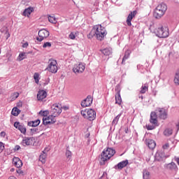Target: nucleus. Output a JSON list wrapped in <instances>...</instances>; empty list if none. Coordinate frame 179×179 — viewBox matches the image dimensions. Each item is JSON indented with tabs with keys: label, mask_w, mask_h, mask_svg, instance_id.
<instances>
[{
	"label": "nucleus",
	"mask_w": 179,
	"mask_h": 179,
	"mask_svg": "<svg viewBox=\"0 0 179 179\" xmlns=\"http://www.w3.org/2000/svg\"><path fill=\"white\" fill-rule=\"evenodd\" d=\"M106 36H107V31L106 30V28L101 24H98L93 27L92 29L87 35V38L90 39L93 38V37H96V40L101 41Z\"/></svg>",
	"instance_id": "1"
},
{
	"label": "nucleus",
	"mask_w": 179,
	"mask_h": 179,
	"mask_svg": "<svg viewBox=\"0 0 179 179\" xmlns=\"http://www.w3.org/2000/svg\"><path fill=\"white\" fill-rule=\"evenodd\" d=\"M115 155V150L113 148H108L106 150L104 149L99 156V163L101 166H104L108 160H110Z\"/></svg>",
	"instance_id": "2"
},
{
	"label": "nucleus",
	"mask_w": 179,
	"mask_h": 179,
	"mask_svg": "<svg viewBox=\"0 0 179 179\" xmlns=\"http://www.w3.org/2000/svg\"><path fill=\"white\" fill-rule=\"evenodd\" d=\"M81 115L84 118H87L89 121H94L96 120V111L93 109H85V110H81Z\"/></svg>",
	"instance_id": "3"
},
{
	"label": "nucleus",
	"mask_w": 179,
	"mask_h": 179,
	"mask_svg": "<svg viewBox=\"0 0 179 179\" xmlns=\"http://www.w3.org/2000/svg\"><path fill=\"white\" fill-rule=\"evenodd\" d=\"M150 122L152 125L147 124L146 128L148 131H152V129H155V128H156L155 125L157 124V114L156 113V112L151 113Z\"/></svg>",
	"instance_id": "4"
},
{
	"label": "nucleus",
	"mask_w": 179,
	"mask_h": 179,
	"mask_svg": "<svg viewBox=\"0 0 179 179\" xmlns=\"http://www.w3.org/2000/svg\"><path fill=\"white\" fill-rule=\"evenodd\" d=\"M48 64V66L45 69V71H48L52 73H57V72H58V66H57V60L54 59H50Z\"/></svg>",
	"instance_id": "5"
},
{
	"label": "nucleus",
	"mask_w": 179,
	"mask_h": 179,
	"mask_svg": "<svg viewBox=\"0 0 179 179\" xmlns=\"http://www.w3.org/2000/svg\"><path fill=\"white\" fill-rule=\"evenodd\" d=\"M157 33V37H159V38H166L169 34V27H167L166 25H162L158 28Z\"/></svg>",
	"instance_id": "6"
},
{
	"label": "nucleus",
	"mask_w": 179,
	"mask_h": 179,
	"mask_svg": "<svg viewBox=\"0 0 179 179\" xmlns=\"http://www.w3.org/2000/svg\"><path fill=\"white\" fill-rule=\"evenodd\" d=\"M167 10V5L164 3H162L157 6V17L158 19L163 17Z\"/></svg>",
	"instance_id": "7"
},
{
	"label": "nucleus",
	"mask_w": 179,
	"mask_h": 179,
	"mask_svg": "<svg viewBox=\"0 0 179 179\" xmlns=\"http://www.w3.org/2000/svg\"><path fill=\"white\" fill-rule=\"evenodd\" d=\"M51 114L58 117L62 113V106L60 104L54 103L51 106Z\"/></svg>",
	"instance_id": "8"
},
{
	"label": "nucleus",
	"mask_w": 179,
	"mask_h": 179,
	"mask_svg": "<svg viewBox=\"0 0 179 179\" xmlns=\"http://www.w3.org/2000/svg\"><path fill=\"white\" fill-rule=\"evenodd\" d=\"M85 69L86 66H85L83 63H80L74 65L73 68V71L74 72V73H83Z\"/></svg>",
	"instance_id": "9"
},
{
	"label": "nucleus",
	"mask_w": 179,
	"mask_h": 179,
	"mask_svg": "<svg viewBox=\"0 0 179 179\" xmlns=\"http://www.w3.org/2000/svg\"><path fill=\"white\" fill-rule=\"evenodd\" d=\"M50 36V32L43 29H41L38 31V37L36 38V40L38 41H43V40H44V38H47V37H48Z\"/></svg>",
	"instance_id": "10"
},
{
	"label": "nucleus",
	"mask_w": 179,
	"mask_h": 179,
	"mask_svg": "<svg viewBox=\"0 0 179 179\" xmlns=\"http://www.w3.org/2000/svg\"><path fill=\"white\" fill-rule=\"evenodd\" d=\"M169 110L164 108H158V117L160 120H167Z\"/></svg>",
	"instance_id": "11"
},
{
	"label": "nucleus",
	"mask_w": 179,
	"mask_h": 179,
	"mask_svg": "<svg viewBox=\"0 0 179 179\" xmlns=\"http://www.w3.org/2000/svg\"><path fill=\"white\" fill-rule=\"evenodd\" d=\"M137 13H138V11L134 10L129 14L126 20L127 26H129V27L132 26V23L131 22H132V19L135 17V16H136Z\"/></svg>",
	"instance_id": "12"
},
{
	"label": "nucleus",
	"mask_w": 179,
	"mask_h": 179,
	"mask_svg": "<svg viewBox=\"0 0 179 179\" xmlns=\"http://www.w3.org/2000/svg\"><path fill=\"white\" fill-rule=\"evenodd\" d=\"M129 161L128 159H125L124 161H122L119 162L117 165L114 166V169L115 170H122V169L127 167L129 164Z\"/></svg>",
	"instance_id": "13"
},
{
	"label": "nucleus",
	"mask_w": 179,
	"mask_h": 179,
	"mask_svg": "<svg viewBox=\"0 0 179 179\" xmlns=\"http://www.w3.org/2000/svg\"><path fill=\"white\" fill-rule=\"evenodd\" d=\"M34 141V137H24L22 139V141L21 142V145L22 146H30L31 145V143Z\"/></svg>",
	"instance_id": "14"
},
{
	"label": "nucleus",
	"mask_w": 179,
	"mask_h": 179,
	"mask_svg": "<svg viewBox=\"0 0 179 179\" xmlns=\"http://www.w3.org/2000/svg\"><path fill=\"white\" fill-rule=\"evenodd\" d=\"M14 127L17 129H19L21 131V134H23V135H26L27 129H26V127L24 126V124H22L19 122H15L14 123Z\"/></svg>",
	"instance_id": "15"
},
{
	"label": "nucleus",
	"mask_w": 179,
	"mask_h": 179,
	"mask_svg": "<svg viewBox=\"0 0 179 179\" xmlns=\"http://www.w3.org/2000/svg\"><path fill=\"white\" fill-rule=\"evenodd\" d=\"M93 102V99H92V96H88L85 99H84L81 102V106L82 107H90V106H92V103Z\"/></svg>",
	"instance_id": "16"
},
{
	"label": "nucleus",
	"mask_w": 179,
	"mask_h": 179,
	"mask_svg": "<svg viewBox=\"0 0 179 179\" xmlns=\"http://www.w3.org/2000/svg\"><path fill=\"white\" fill-rule=\"evenodd\" d=\"M47 97V92H45L44 90L38 91L37 94V99L38 101H42V100H44Z\"/></svg>",
	"instance_id": "17"
},
{
	"label": "nucleus",
	"mask_w": 179,
	"mask_h": 179,
	"mask_svg": "<svg viewBox=\"0 0 179 179\" xmlns=\"http://www.w3.org/2000/svg\"><path fill=\"white\" fill-rule=\"evenodd\" d=\"M166 169L168 170H171L172 171H178V167H177V164L174 162H171L168 164H166Z\"/></svg>",
	"instance_id": "18"
},
{
	"label": "nucleus",
	"mask_w": 179,
	"mask_h": 179,
	"mask_svg": "<svg viewBox=\"0 0 179 179\" xmlns=\"http://www.w3.org/2000/svg\"><path fill=\"white\" fill-rule=\"evenodd\" d=\"M13 163H14L15 167H17V169H20V167L23 166V162H22V160H20V159L17 157L13 158Z\"/></svg>",
	"instance_id": "19"
},
{
	"label": "nucleus",
	"mask_w": 179,
	"mask_h": 179,
	"mask_svg": "<svg viewBox=\"0 0 179 179\" xmlns=\"http://www.w3.org/2000/svg\"><path fill=\"white\" fill-rule=\"evenodd\" d=\"M146 143L150 149H155L156 148V141L152 139H148Z\"/></svg>",
	"instance_id": "20"
},
{
	"label": "nucleus",
	"mask_w": 179,
	"mask_h": 179,
	"mask_svg": "<svg viewBox=\"0 0 179 179\" xmlns=\"http://www.w3.org/2000/svg\"><path fill=\"white\" fill-rule=\"evenodd\" d=\"M40 122H41L40 120L37 119L35 121L28 122L27 125H28V127H38V125H40Z\"/></svg>",
	"instance_id": "21"
},
{
	"label": "nucleus",
	"mask_w": 179,
	"mask_h": 179,
	"mask_svg": "<svg viewBox=\"0 0 179 179\" xmlns=\"http://www.w3.org/2000/svg\"><path fill=\"white\" fill-rule=\"evenodd\" d=\"M33 10H34V8H33V7L27 8L24 10L22 15L23 16L29 17L30 16V15H31V13L33 12Z\"/></svg>",
	"instance_id": "22"
},
{
	"label": "nucleus",
	"mask_w": 179,
	"mask_h": 179,
	"mask_svg": "<svg viewBox=\"0 0 179 179\" xmlns=\"http://www.w3.org/2000/svg\"><path fill=\"white\" fill-rule=\"evenodd\" d=\"M164 136H171L173 135V127H167L164 131Z\"/></svg>",
	"instance_id": "23"
},
{
	"label": "nucleus",
	"mask_w": 179,
	"mask_h": 179,
	"mask_svg": "<svg viewBox=\"0 0 179 179\" xmlns=\"http://www.w3.org/2000/svg\"><path fill=\"white\" fill-rule=\"evenodd\" d=\"M47 158V152H45V150L43 151V154H41L39 157V161L44 164L45 163V159Z\"/></svg>",
	"instance_id": "24"
},
{
	"label": "nucleus",
	"mask_w": 179,
	"mask_h": 179,
	"mask_svg": "<svg viewBox=\"0 0 179 179\" xmlns=\"http://www.w3.org/2000/svg\"><path fill=\"white\" fill-rule=\"evenodd\" d=\"M129 55H131V51L127 50L124 52V57L122 58V65H125V60L128 59V58H129Z\"/></svg>",
	"instance_id": "25"
},
{
	"label": "nucleus",
	"mask_w": 179,
	"mask_h": 179,
	"mask_svg": "<svg viewBox=\"0 0 179 179\" xmlns=\"http://www.w3.org/2000/svg\"><path fill=\"white\" fill-rule=\"evenodd\" d=\"M115 103L116 104H119V106H120L121 103H122L120 91H118L117 95H115Z\"/></svg>",
	"instance_id": "26"
},
{
	"label": "nucleus",
	"mask_w": 179,
	"mask_h": 179,
	"mask_svg": "<svg viewBox=\"0 0 179 179\" xmlns=\"http://www.w3.org/2000/svg\"><path fill=\"white\" fill-rule=\"evenodd\" d=\"M101 52L102 54H103V55L108 57L109 55H111V54H113V50L110 48H105L101 50Z\"/></svg>",
	"instance_id": "27"
},
{
	"label": "nucleus",
	"mask_w": 179,
	"mask_h": 179,
	"mask_svg": "<svg viewBox=\"0 0 179 179\" xmlns=\"http://www.w3.org/2000/svg\"><path fill=\"white\" fill-rule=\"evenodd\" d=\"M143 179H150V172L147 169L143 170Z\"/></svg>",
	"instance_id": "28"
},
{
	"label": "nucleus",
	"mask_w": 179,
	"mask_h": 179,
	"mask_svg": "<svg viewBox=\"0 0 179 179\" xmlns=\"http://www.w3.org/2000/svg\"><path fill=\"white\" fill-rule=\"evenodd\" d=\"M121 115H122V113L118 114L113 120L112 124L113 125H117L118 124V121H120V118H121Z\"/></svg>",
	"instance_id": "29"
},
{
	"label": "nucleus",
	"mask_w": 179,
	"mask_h": 179,
	"mask_svg": "<svg viewBox=\"0 0 179 179\" xmlns=\"http://www.w3.org/2000/svg\"><path fill=\"white\" fill-rule=\"evenodd\" d=\"M12 115H14V117H17L19 114H20V110L17 108H13L12 111H11Z\"/></svg>",
	"instance_id": "30"
},
{
	"label": "nucleus",
	"mask_w": 179,
	"mask_h": 179,
	"mask_svg": "<svg viewBox=\"0 0 179 179\" xmlns=\"http://www.w3.org/2000/svg\"><path fill=\"white\" fill-rule=\"evenodd\" d=\"M175 85H179V69L176 73L175 78L173 80Z\"/></svg>",
	"instance_id": "31"
},
{
	"label": "nucleus",
	"mask_w": 179,
	"mask_h": 179,
	"mask_svg": "<svg viewBox=\"0 0 179 179\" xmlns=\"http://www.w3.org/2000/svg\"><path fill=\"white\" fill-rule=\"evenodd\" d=\"M165 159H167V157L166 156V154L164 152H161L158 155V162H163V160H165Z\"/></svg>",
	"instance_id": "32"
},
{
	"label": "nucleus",
	"mask_w": 179,
	"mask_h": 179,
	"mask_svg": "<svg viewBox=\"0 0 179 179\" xmlns=\"http://www.w3.org/2000/svg\"><path fill=\"white\" fill-rule=\"evenodd\" d=\"M48 117H49L50 124H55V122H57V119H55V117H58V116H55L54 115L53 113H52V115Z\"/></svg>",
	"instance_id": "33"
},
{
	"label": "nucleus",
	"mask_w": 179,
	"mask_h": 179,
	"mask_svg": "<svg viewBox=\"0 0 179 179\" xmlns=\"http://www.w3.org/2000/svg\"><path fill=\"white\" fill-rule=\"evenodd\" d=\"M148 84H145L144 85H142L140 93H141L142 94H144V93H146V92H148Z\"/></svg>",
	"instance_id": "34"
},
{
	"label": "nucleus",
	"mask_w": 179,
	"mask_h": 179,
	"mask_svg": "<svg viewBox=\"0 0 179 179\" xmlns=\"http://www.w3.org/2000/svg\"><path fill=\"white\" fill-rule=\"evenodd\" d=\"M48 21H49L50 23H53L54 24H57V18L55 17L54 15H52V16L49 15V16H48Z\"/></svg>",
	"instance_id": "35"
},
{
	"label": "nucleus",
	"mask_w": 179,
	"mask_h": 179,
	"mask_svg": "<svg viewBox=\"0 0 179 179\" xmlns=\"http://www.w3.org/2000/svg\"><path fill=\"white\" fill-rule=\"evenodd\" d=\"M17 97H19V92H13L10 96V99L12 101H14V100H16Z\"/></svg>",
	"instance_id": "36"
},
{
	"label": "nucleus",
	"mask_w": 179,
	"mask_h": 179,
	"mask_svg": "<svg viewBox=\"0 0 179 179\" xmlns=\"http://www.w3.org/2000/svg\"><path fill=\"white\" fill-rule=\"evenodd\" d=\"M43 125H48V124H51L50 122V117H43Z\"/></svg>",
	"instance_id": "37"
},
{
	"label": "nucleus",
	"mask_w": 179,
	"mask_h": 179,
	"mask_svg": "<svg viewBox=\"0 0 179 179\" xmlns=\"http://www.w3.org/2000/svg\"><path fill=\"white\" fill-rule=\"evenodd\" d=\"M40 115H43V117H47V115H48V114H50V111L48 110H41L39 112Z\"/></svg>",
	"instance_id": "38"
},
{
	"label": "nucleus",
	"mask_w": 179,
	"mask_h": 179,
	"mask_svg": "<svg viewBox=\"0 0 179 179\" xmlns=\"http://www.w3.org/2000/svg\"><path fill=\"white\" fill-rule=\"evenodd\" d=\"M66 157L69 160H71L72 158V152L69 151V150H66Z\"/></svg>",
	"instance_id": "39"
},
{
	"label": "nucleus",
	"mask_w": 179,
	"mask_h": 179,
	"mask_svg": "<svg viewBox=\"0 0 179 179\" xmlns=\"http://www.w3.org/2000/svg\"><path fill=\"white\" fill-rule=\"evenodd\" d=\"M25 55H26V53H20V55H19V56L17 57V60H18V61H23V59H24V57H25Z\"/></svg>",
	"instance_id": "40"
},
{
	"label": "nucleus",
	"mask_w": 179,
	"mask_h": 179,
	"mask_svg": "<svg viewBox=\"0 0 179 179\" xmlns=\"http://www.w3.org/2000/svg\"><path fill=\"white\" fill-rule=\"evenodd\" d=\"M52 45L51 44V43L50 42H45L43 45V48H51V46Z\"/></svg>",
	"instance_id": "41"
},
{
	"label": "nucleus",
	"mask_w": 179,
	"mask_h": 179,
	"mask_svg": "<svg viewBox=\"0 0 179 179\" xmlns=\"http://www.w3.org/2000/svg\"><path fill=\"white\" fill-rule=\"evenodd\" d=\"M69 38L70 40H75V38H76V35L73 32H71L69 35Z\"/></svg>",
	"instance_id": "42"
},
{
	"label": "nucleus",
	"mask_w": 179,
	"mask_h": 179,
	"mask_svg": "<svg viewBox=\"0 0 179 179\" xmlns=\"http://www.w3.org/2000/svg\"><path fill=\"white\" fill-rule=\"evenodd\" d=\"M0 31H1V33H4L5 34H8V28L6 27H3Z\"/></svg>",
	"instance_id": "43"
},
{
	"label": "nucleus",
	"mask_w": 179,
	"mask_h": 179,
	"mask_svg": "<svg viewBox=\"0 0 179 179\" xmlns=\"http://www.w3.org/2000/svg\"><path fill=\"white\" fill-rule=\"evenodd\" d=\"M169 148H170V144H169V143H166L165 145L162 146L164 150L169 149Z\"/></svg>",
	"instance_id": "44"
},
{
	"label": "nucleus",
	"mask_w": 179,
	"mask_h": 179,
	"mask_svg": "<svg viewBox=\"0 0 179 179\" xmlns=\"http://www.w3.org/2000/svg\"><path fill=\"white\" fill-rule=\"evenodd\" d=\"M5 149V145H3V143L0 142V152H2Z\"/></svg>",
	"instance_id": "45"
},
{
	"label": "nucleus",
	"mask_w": 179,
	"mask_h": 179,
	"mask_svg": "<svg viewBox=\"0 0 179 179\" xmlns=\"http://www.w3.org/2000/svg\"><path fill=\"white\" fill-rule=\"evenodd\" d=\"M40 78V75L38 73H35L34 75V79L36 80Z\"/></svg>",
	"instance_id": "46"
},
{
	"label": "nucleus",
	"mask_w": 179,
	"mask_h": 179,
	"mask_svg": "<svg viewBox=\"0 0 179 179\" xmlns=\"http://www.w3.org/2000/svg\"><path fill=\"white\" fill-rule=\"evenodd\" d=\"M174 162L177 163V164L179 165V157H174L173 158Z\"/></svg>",
	"instance_id": "47"
},
{
	"label": "nucleus",
	"mask_w": 179,
	"mask_h": 179,
	"mask_svg": "<svg viewBox=\"0 0 179 179\" xmlns=\"http://www.w3.org/2000/svg\"><path fill=\"white\" fill-rule=\"evenodd\" d=\"M156 10H157V8H155L153 15L155 19H157V13L156 12Z\"/></svg>",
	"instance_id": "48"
},
{
	"label": "nucleus",
	"mask_w": 179,
	"mask_h": 179,
	"mask_svg": "<svg viewBox=\"0 0 179 179\" xmlns=\"http://www.w3.org/2000/svg\"><path fill=\"white\" fill-rule=\"evenodd\" d=\"M31 132H32V134H35V132H37L38 131V129L35 128V129H30Z\"/></svg>",
	"instance_id": "49"
},
{
	"label": "nucleus",
	"mask_w": 179,
	"mask_h": 179,
	"mask_svg": "<svg viewBox=\"0 0 179 179\" xmlns=\"http://www.w3.org/2000/svg\"><path fill=\"white\" fill-rule=\"evenodd\" d=\"M6 135V133L5 131H1L0 133V136H2L3 138H5Z\"/></svg>",
	"instance_id": "50"
},
{
	"label": "nucleus",
	"mask_w": 179,
	"mask_h": 179,
	"mask_svg": "<svg viewBox=\"0 0 179 179\" xmlns=\"http://www.w3.org/2000/svg\"><path fill=\"white\" fill-rule=\"evenodd\" d=\"M28 46H29V43L27 42H26L22 45L23 48H27Z\"/></svg>",
	"instance_id": "51"
},
{
	"label": "nucleus",
	"mask_w": 179,
	"mask_h": 179,
	"mask_svg": "<svg viewBox=\"0 0 179 179\" xmlns=\"http://www.w3.org/2000/svg\"><path fill=\"white\" fill-rule=\"evenodd\" d=\"M20 150V145H15L14 150Z\"/></svg>",
	"instance_id": "52"
},
{
	"label": "nucleus",
	"mask_w": 179,
	"mask_h": 179,
	"mask_svg": "<svg viewBox=\"0 0 179 179\" xmlns=\"http://www.w3.org/2000/svg\"><path fill=\"white\" fill-rule=\"evenodd\" d=\"M17 174H23V171L18 169V170H17Z\"/></svg>",
	"instance_id": "53"
},
{
	"label": "nucleus",
	"mask_w": 179,
	"mask_h": 179,
	"mask_svg": "<svg viewBox=\"0 0 179 179\" xmlns=\"http://www.w3.org/2000/svg\"><path fill=\"white\" fill-rule=\"evenodd\" d=\"M8 179H17L15 176H10Z\"/></svg>",
	"instance_id": "54"
},
{
	"label": "nucleus",
	"mask_w": 179,
	"mask_h": 179,
	"mask_svg": "<svg viewBox=\"0 0 179 179\" xmlns=\"http://www.w3.org/2000/svg\"><path fill=\"white\" fill-rule=\"evenodd\" d=\"M128 132H129V130L128 129H125V133H126V134H128Z\"/></svg>",
	"instance_id": "55"
},
{
	"label": "nucleus",
	"mask_w": 179,
	"mask_h": 179,
	"mask_svg": "<svg viewBox=\"0 0 179 179\" xmlns=\"http://www.w3.org/2000/svg\"><path fill=\"white\" fill-rule=\"evenodd\" d=\"M35 82H36V83H37V85H38V79L35 80Z\"/></svg>",
	"instance_id": "56"
},
{
	"label": "nucleus",
	"mask_w": 179,
	"mask_h": 179,
	"mask_svg": "<svg viewBox=\"0 0 179 179\" xmlns=\"http://www.w3.org/2000/svg\"><path fill=\"white\" fill-rule=\"evenodd\" d=\"M139 99H141V100H143V96H139Z\"/></svg>",
	"instance_id": "57"
},
{
	"label": "nucleus",
	"mask_w": 179,
	"mask_h": 179,
	"mask_svg": "<svg viewBox=\"0 0 179 179\" xmlns=\"http://www.w3.org/2000/svg\"><path fill=\"white\" fill-rule=\"evenodd\" d=\"M68 108H69L66 107V106H64V110H68Z\"/></svg>",
	"instance_id": "58"
},
{
	"label": "nucleus",
	"mask_w": 179,
	"mask_h": 179,
	"mask_svg": "<svg viewBox=\"0 0 179 179\" xmlns=\"http://www.w3.org/2000/svg\"><path fill=\"white\" fill-rule=\"evenodd\" d=\"M176 127L178 128V131L179 130V124H176Z\"/></svg>",
	"instance_id": "59"
},
{
	"label": "nucleus",
	"mask_w": 179,
	"mask_h": 179,
	"mask_svg": "<svg viewBox=\"0 0 179 179\" xmlns=\"http://www.w3.org/2000/svg\"><path fill=\"white\" fill-rule=\"evenodd\" d=\"M9 37H10V34H8L7 38H9Z\"/></svg>",
	"instance_id": "60"
},
{
	"label": "nucleus",
	"mask_w": 179,
	"mask_h": 179,
	"mask_svg": "<svg viewBox=\"0 0 179 179\" xmlns=\"http://www.w3.org/2000/svg\"><path fill=\"white\" fill-rule=\"evenodd\" d=\"M89 136H90V134H87L86 135V138H89Z\"/></svg>",
	"instance_id": "61"
},
{
	"label": "nucleus",
	"mask_w": 179,
	"mask_h": 179,
	"mask_svg": "<svg viewBox=\"0 0 179 179\" xmlns=\"http://www.w3.org/2000/svg\"><path fill=\"white\" fill-rule=\"evenodd\" d=\"M155 160L156 161V155L155 156Z\"/></svg>",
	"instance_id": "62"
},
{
	"label": "nucleus",
	"mask_w": 179,
	"mask_h": 179,
	"mask_svg": "<svg viewBox=\"0 0 179 179\" xmlns=\"http://www.w3.org/2000/svg\"><path fill=\"white\" fill-rule=\"evenodd\" d=\"M150 29H151V30H152V27H151Z\"/></svg>",
	"instance_id": "63"
},
{
	"label": "nucleus",
	"mask_w": 179,
	"mask_h": 179,
	"mask_svg": "<svg viewBox=\"0 0 179 179\" xmlns=\"http://www.w3.org/2000/svg\"><path fill=\"white\" fill-rule=\"evenodd\" d=\"M178 179H179V178H178Z\"/></svg>",
	"instance_id": "64"
}]
</instances>
